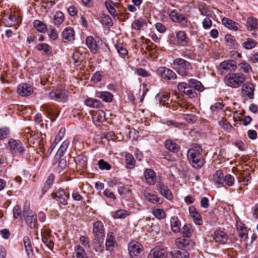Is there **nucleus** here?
<instances>
[{
    "label": "nucleus",
    "instance_id": "29",
    "mask_svg": "<svg viewBox=\"0 0 258 258\" xmlns=\"http://www.w3.org/2000/svg\"><path fill=\"white\" fill-rule=\"evenodd\" d=\"M147 201L154 204H159L163 203L164 198L162 196H158V195H145Z\"/></svg>",
    "mask_w": 258,
    "mask_h": 258
},
{
    "label": "nucleus",
    "instance_id": "64",
    "mask_svg": "<svg viewBox=\"0 0 258 258\" xmlns=\"http://www.w3.org/2000/svg\"><path fill=\"white\" fill-rule=\"evenodd\" d=\"M42 107L47 113L49 114H53L54 112V109L50 105L44 104L42 106Z\"/></svg>",
    "mask_w": 258,
    "mask_h": 258
},
{
    "label": "nucleus",
    "instance_id": "36",
    "mask_svg": "<svg viewBox=\"0 0 258 258\" xmlns=\"http://www.w3.org/2000/svg\"><path fill=\"white\" fill-rule=\"evenodd\" d=\"M147 24L146 22L143 19L135 20L132 24V28L136 30H141L144 25Z\"/></svg>",
    "mask_w": 258,
    "mask_h": 258
},
{
    "label": "nucleus",
    "instance_id": "34",
    "mask_svg": "<svg viewBox=\"0 0 258 258\" xmlns=\"http://www.w3.org/2000/svg\"><path fill=\"white\" fill-rule=\"evenodd\" d=\"M54 178L55 175L54 174L51 173L49 174L44 183V187L42 189V194H45L47 192L48 189L50 188L53 183Z\"/></svg>",
    "mask_w": 258,
    "mask_h": 258
},
{
    "label": "nucleus",
    "instance_id": "15",
    "mask_svg": "<svg viewBox=\"0 0 258 258\" xmlns=\"http://www.w3.org/2000/svg\"><path fill=\"white\" fill-rule=\"evenodd\" d=\"M41 239L43 243L49 249H52L54 242L50 236V231L44 230L41 231Z\"/></svg>",
    "mask_w": 258,
    "mask_h": 258
},
{
    "label": "nucleus",
    "instance_id": "33",
    "mask_svg": "<svg viewBox=\"0 0 258 258\" xmlns=\"http://www.w3.org/2000/svg\"><path fill=\"white\" fill-rule=\"evenodd\" d=\"M246 24L247 29L249 31H252L258 28V20L254 17L248 18Z\"/></svg>",
    "mask_w": 258,
    "mask_h": 258
},
{
    "label": "nucleus",
    "instance_id": "25",
    "mask_svg": "<svg viewBox=\"0 0 258 258\" xmlns=\"http://www.w3.org/2000/svg\"><path fill=\"white\" fill-rule=\"evenodd\" d=\"M86 44L92 53L95 54L97 53L98 45L95 39L92 36H88L87 37Z\"/></svg>",
    "mask_w": 258,
    "mask_h": 258
},
{
    "label": "nucleus",
    "instance_id": "56",
    "mask_svg": "<svg viewBox=\"0 0 258 258\" xmlns=\"http://www.w3.org/2000/svg\"><path fill=\"white\" fill-rule=\"evenodd\" d=\"M98 166L99 168L102 170H109L111 169V165L109 163L103 159H101L98 161Z\"/></svg>",
    "mask_w": 258,
    "mask_h": 258
},
{
    "label": "nucleus",
    "instance_id": "26",
    "mask_svg": "<svg viewBox=\"0 0 258 258\" xmlns=\"http://www.w3.org/2000/svg\"><path fill=\"white\" fill-rule=\"evenodd\" d=\"M214 239L219 244H225L227 240V237L225 232L221 230H216L214 233Z\"/></svg>",
    "mask_w": 258,
    "mask_h": 258
},
{
    "label": "nucleus",
    "instance_id": "48",
    "mask_svg": "<svg viewBox=\"0 0 258 258\" xmlns=\"http://www.w3.org/2000/svg\"><path fill=\"white\" fill-rule=\"evenodd\" d=\"M157 188L160 194H171L169 188L161 182H158L157 184Z\"/></svg>",
    "mask_w": 258,
    "mask_h": 258
},
{
    "label": "nucleus",
    "instance_id": "57",
    "mask_svg": "<svg viewBox=\"0 0 258 258\" xmlns=\"http://www.w3.org/2000/svg\"><path fill=\"white\" fill-rule=\"evenodd\" d=\"M57 163H58L57 169L59 172H60L61 170L64 169L67 166V161L64 159H60V158H59V159L57 160L56 164Z\"/></svg>",
    "mask_w": 258,
    "mask_h": 258
},
{
    "label": "nucleus",
    "instance_id": "44",
    "mask_svg": "<svg viewBox=\"0 0 258 258\" xmlns=\"http://www.w3.org/2000/svg\"><path fill=\"white\" fill-rule=\"evenodd\" d=\"M181 55L186 58L193 59L195 58L196 54L192 50L185 48L182 50Z\"/></svg>",
    "mask_w": 258,
    "mask_h": 258
},
{
    "label": "nucleus",
    "instance_id": "1",
    "mask_svg": "<svg viewBox=\"0 0 258 258\" xmlns=\"http://www.w3.org/2000/svg\"><path fill=\"white\" fill-rule=\"evenodd\" d=\"M202 151V149L198 144H194L187 151V159L191 166L196 169L201 168L204 164Z\"/></svg>",
    "mask_w": 258,
    "mask_h": 258
},
{
    "label": "nucleus",
    "instance_id": "47",
    "mask_svg": "<svg viewBox=\"0 0 258 258\" xmlns=\"http://www.w3.org/2000/svg\"><path fill=\"white\" fill-rule=\"evenodd\" d=\"M17 20L16 17L13 15H9L7 18L4 19V23L6 26L10 27L14 25Z\"/></svg>",
    "mask_w": 258,
    "mask_h": 258
},
{
    "label": "nucleus",
    "instance_id": "50",
    "mask_svg": "<svg viewBox=\"0 0 258 258\" xmlns=\"http://www.w3.org/2000/svg\"><path fill=\"white\" fill-rule=\"evenodd\" d=\"M218 123L221 127L227 132H230L232 128L231 124L226 120H219Z\"/></svg>",
    "mask_w": 258,
    "mask_h": 258
},
{
    "label": "nucleus",
    "instance_id": "16",
    "mask_svg": "<svg viewBox=\"0 0 258 258\" xmlns=\"http://www.w3.org/2000/svg\"><path fill=\"white\" fill-rule=\"evenodd\" d=\"M32 87L28 84H22L17 89L18 93L22 96H28L33 92Z\"/></svg>",
    "mask_w": 258,
    "mask_h": 258
},
{
    "label": "nucleus",
    "instance_id": "42",
    "mask_svg": "<svg viewBox=\"0 0 258 258\" xmlns=\"http://www.w3.org/2000/svg\"><path fill=\"white\" fill-rule=\"evenodd\" d=\"M126 166L128 169H133L135 167V160L133 156L131 154H127L125 155Z\"/></svg>",
    "mask_w": 258,
    "mask_h": 258
},
{
    "label": "nucleus",
    "instance_id": "23",
    "mask_svg": "<svg viewBox=\"0 0 258 258\" xmlns=\"http://www.w3.org/2000/svg\"><path fill=\"white\" fill-rule=\"evenodd\" d=\"M95 95L96 97L101 99L105 102H111L113 99V94L107 91H97Z\"/></svg>",
    "mask_w": 258,
    "mask_h": 258
},
{
    "label": "nucleus",
    "instance_id": "30",
    "mask_svg": "<svg viewBox=\"0 0 258 258\" xmlns=\"http://www.w3.org/2000/svg\"><path fill=\"white\" fill-rule=\"evenodd\" d=\"M165 146L167 150L173 153L177 152L180 149V146L171 140H166L165 142Z\"/></svg>",
    "mask_w": 258,
    "mask_h": 258
},
{
    "label": "nucleus",
    "instance_id": "14",
    "mask_svg": "<svg viewBox=\"0 0 258 258\" xmlns=\"http://www.w3.org/2000/svg\"><path fill=\"white\" fill-rule=\"evenodd\" d=\"M254 85L251 83L246 82L243 84L242 86V94L245 96H247L250 99H253L254 96Z\"/></svg>",
    "mask_w": 258,
    "mask_h": 258
},
{
    "label": "nucleus",
    "instance_id": "28",
    "mask_svg": "<svg viewBox=\"0 0 258 258\" xmlns=\"http://www.w3.org/2000/svg\"><path fill=\"white\" fill-rule=\"evenodd\" d=\"M84 102L89 107L99 108L102 106V103L100 100L92 98L86 99Z\"/></svg>",
    "mask_w": 258,
    "mask_h": 258
},
{
    "label": "nucleus",
    "instance_id": "18",
    "mask_svg": "<svg viewBox=\"0 0 258 258\" xmlns=\"http://www.w3.org/2000/svg\"><path fill=\"white\" fill-rule=\"evenodd\" d=\"M145 180L149 185H154L156 181V175L155 171L151 169H146L144 173Z\"/></svg>",
    "mask_w": 258,
    "mask_h": 258
},
{
    "label": "nucleus",
    "instance_id": "8",
    "mask_svg": "<svg viewBox=\"0 0 258 258\" xmlns=\"http://www.w3.org/2000/svg\"><path fill=\"white\" fill-rule=\"evenodd\" d=\"M26 205L27 203L25 204L24 208V216H25L27 224L31 228H33L35 227L36 223L37 216L34 212L29 210Z\"/></svg>",
    "mask_w": 258,
    "mask_h": 258
},
{
    "label": "nucleus",
    "instance_id": "58",
    "mask_svg": "<svg viewBox=\"0 0 258 258\" xmlns=\"http://www.w3.org/2000/svg\"><path fill=\"white\" fill-rule=\"evenodd\" d=\"M203 27L205 29H209L212 26V21L209 18H205L202 22Z\"/></svg>",
    "mask_w": 258,
    "mask_h": 258
},
{
    "label": "nucleus",
    "instance_id": "38",
    "mask_svg": "<svg viewBox=\"0 0 258 258\" xmlns=\"http://www.w3.org/2000/svg\"><path fill=\"white\" fill-rule=\"evenodd\" d=\"M114 47L121 57H124L127 55L128 51L124 47L122 43H117L114 45Z\"/></svg>",
    "mask_w": 258,
    "mask_h": 258
},
{
    "label": "nucleus",
    "instance_id": "21",
    "mask_svg": "<svg viewBox=\"0 0 258 258\" xmlns=\"http://www.w3.org/2000/svg\"><path fill=\"white\" fill-rule=\"evenodd\" d=\"M219 68L225 71H235L236 70V63L234 60H227L220 63Z\"/></svg>",
    "mask_w": 258,
    "mask_h": 258
},
{
    "label": "nucleus",
    "instance_id": "5",
    "mask_svg": "<svg viewBox=\"0 0 258 258\" xmlns=\"http://www.w3.org/2000/svg\"><path fill=\"white\" fill-rule=\"evenodd\" d=\"M93 234L95 242L100 244L103 242L105 237V231L102 222L98 221L94 223Z\"/></svg>",
    "mask_w": 258,
    "mask_h": 258
},
{
    "label": "nucleus",
    "instance_id": "40",
    "mask_svg": "<svg viewBox=\"0 0 258 258\" xmlns=\"http://www.w3.org/2000/svg\"><path fill=\"white\" fill-rule=\"evenodd\" d=\"M257 44L255 40L249 38L242 43V45L245 49H251L255 47Z\"/></svg>",
    "mask_w": 258,
    "mask_h": 258
},
{
    "label": "nucleus",
    "instance_id": "60",
    "mask_svg": "<svg viewBox=\"0 0 258 258\" xmlns=\"http://www.w3.org/2000/svg\"><path fill=\"white\" fill-rule=\"evenodd\" d=\"M224 181L227 185L231 186L234 182V178L233 176L230 174H228L224 177Z\"/></svg>",
    "mask_w": 258,
    "mask_h": 258
},
{
    "label": "nucleus",
    "instance_id": "20",
    "mask_svg": "<svg viewBox=\"0 0 258 258\" xmlns=\"http://www.w3.org/2000/svg\"><path fill=\"white\" fill-rule=\"evenodd\" d=\"M176 38L178 43L182 46H186L189 42V38L186 33L182 30L176 32Z\"/></svg>",
    "mask_w": 258,
    "mask_h": 258
},
{
    "label": "nucleus",
    "instance_id": "62",
    "mask_svg": "<svg viewBox=\"0 0 258 258\" xmlns=\"http://www.w3.org/2000/svg\"><path fill=\"white\" fill-rule=\"evenodd\" d=\"M21 211L19 206L16 205L13 209V215L15 219H17L21 216Z\"/></svg>",
    "mask_w": 258,
    "mask_h": 258
},
{
    "label": "nucleus",
    "instance_id": "3",
    "mask_svg": "<svg viewBox=\"0 0 258 258\" xmlns=\"http://www.w3.org/2000/svg\"><path fill=\"white\" fill-rule=\"evenodd\" d=\"M245 80L244 75L241 73L228 74L224 79L226 85L233 88H238L244 82Z\"/></svg>",
    "mask_w": 258,
    "mask_h": 258
},
{
    "label": "nucleus",
    "instance_id": "43",
    "mask_svg": "<svg viewBox=\"0 0 258 258\" xmlns=\"http://www.w3.org/2000/svg\"><path fill=\"white\" fill-rule=\"evenodd\" d=\"M76 258H88L85 250L79 245L75 247Z\"/></svg>",
    "mask_w": 258,
    "mask_h": 258
},
{
    "label": "nucleus",
    "instance_id": "11",
    "mask_svg": "<svg viewBox=\"0 0 258 258\" xmlns=\"http://www.w3.org/2000/svg\"><path fill=\"white\" fill-rule=\"evenodd\" d=\"M177 246L180 249L189 250L193 246V242L189 237H182L178 238L176 241Z\"/></svg>",
    "mask_w": 258,
    "mask_h": 258
},
{
    "label": "nucleus",
    "instance_id": "63",
    "mask_svg": "<svg viewBox=\"0 0 258 258\" xmlns=\"http://www.w3.org/2000/svg\"><path fill=\"white\" fill-rule=\"evenodd\" d=\"M9 134V130L7 128H0V140L6 138Z\"/></svg>",
    "mask_w": 258,
    "mask_h": 258
},
{
    "label": "nucleus",
    "instance_id": "24",
    "mask_svg": "<svg viewBox=\"0 0 258 258\" xmlns=\"http://www.w3.org/2000/svg\"><path fill=\"white\" fill-rule=\"evenodd\" d=\"M23 241L27 256L29 258H31L33 255L34 252L30 238L28 236H24Z\"/></svg>",
    "mask_w": 258,
    "mask_h": 258
},
{
    "label": "nucleus",
    "instance_id": "6",
    "mask_svg": "<svg viewBox=\"0 0 258 258\" xmlns=\"http://www.w3.org/2000/svg\"><path fill=\"white\" fill-rule=\"evenodd\" d=\"M7 148L12 154H22L25 151L23 144L19 140L10 139L7 144Z\"/></svg>",
    "mask_w": 258,
    "mask_h": 258
},
{
    "label": "nucleus",
    "instance_id": "19",
    "mask_svg": "<svg viewBox=\"0 0 258 258\" xmlns=\"http://www.w3.org/2000/svg\"><path fill=\"white\" fill-rule=\"evenodd\" d=\"M167 255V251L163 248L155 247L150 252L149 258H166Z\"/></svg>",
    "mask_w": 258,
    "mask_h": 258
},
{
    "label": "nucleus",
    "instance_id": "7",
    "mask_svg": "<svg viewBox=\"0 0 258 258\" xmlns=\"http://www.w3.org/2000/svg\"><path fill=\"white\" fill-rule=\"evenodd\" d=\"M157 74L163 81H170L177 78V75L173 71L164 67L158 68Z\"/></svg>",
    "mask_w": 258,
    "mask_h": 258
},
{
    "label": "nucleus",
    "instance_id": "12",
    "mask_svg": "<svg viewBox=\"0 0 258 258\" xmlns=\"http://www.w3.org/2000/svg\"><path fill=\"white\" fill-rule=\"evenodd\" d=\"M116 245V240L114 235L112 232H108L107 234L105 240V249L106 251L112 253L114 251V248Z\"/></svg>",
    "mask_w": 258,
    "mask_h": 258
},
{
    "label": "nucleus",
    "instance_id": "35",
    "mask_svg": "<svg viewBox=\"0 0 258 258\" xmlns=\"http://www.w3.org/2000/svg\"><path fill=\"white\" fill-rule=\"evenodd\" d=\"M170 223L172 231L174 233L179 232L180 228V223L178 218L176 217H172Z\"/></svg>",
    "mask_w": 258,
    "mask_h": 258
},
{
    "label": "nucleus",
    "instance_id": "17",
    "mask_svg": "<svg viewBox=\"0 0 258 258\" xmlns=\"http://www.w3.org/2000/svg\"><path fill=\"white\" fill-rule=\"evenodd\" d=\"M69 145V142L67 140L64 141L62 142L59 148L57 150V153L55 154V156L53 159L52 164L54 165L56 164L57 160L59 159L61 156L63 155L64 153L66 151L68 146Z\"/></svg>",
    "mask_w": 258,
    "mask_h": 258
},
{
    "label": "nucleus",
    "instance_id": "4",
    "mask_svg": "<svg viewBox=\"0 0 258 258\" xmlns=\"http://www.w3.org/2000/svg\"><path fill=\"white\" fill-rule=\"evenodd\" d=\"M70 93L67 89H54L48 93L50 99L57 101L66 102L69 99Z\"/></svg>",
    "mask_w": 258,
    "mask_h": 258
},
{
    "label": "nucleus",
    "instance_id": "45",
    "mask_svg": "<svg viewBox=\"0 0 258 258\" xmlns=\"http://www.w3.org/2000/svg\"><path fill=\"white\" fill-rule=\"evenodd\" d=\"M152 213L158 219H163L166 217V214L164 210L159 208H153Z\"/></svg>",
    "mask_w": 258,
    "mask_h": 258
},
{
    "label": "nucleus",
    "instance_id": "13",
    "mask_svg": "<svg viewBox=\"0 0 258 258\" xmlns=\"http://www.w3.org/2000/svg\"><path fill=\"white\" fill-rule=\"evenodd\" d=\"M221 22L225 27L232 31H238L240 28V25L239 23L228 18H222Z\"/></svg>",
    "mask_w": 258,
    "mask_h": 258
},
{
    "label": "nucleus",
    "instance_id": "52",
    "mask_svg": "<svg viewBox=\"0 0 258 258\" xmlns=\"http://www.w3.org/2000/svg\"><path fill=\"white\" fill-rule=\"evenodd\" d=\"M130 213L124 210H119L117 211L114 215V218L115 219H123L129 215Z\"/></svg>",
    "mask_w": 258,
    "mask_h": 258
},
{
    "label": "nucleus",
    "instance_id": "41",
    "mask_svg": "<svg viewBox=\"0 0 258 258\" xmlns=\"http://www.w3.org/2000/svg\"><path fill=\"white\" fill-rule=\"evenodd\" d=\"M93 118L94 121L103 122L105 120V113L103 110H98L93 116Z\"/></svg>",
    "mask_w": 258,
    "mask_h": 258
},
{
    "label": "nucleus",
    "instance_id": "53",
    "mask_svg": "<svg viewBox=\"0 0 258 258\" xmlns=\"http://www.w3.org/2000/svg\"><path fill=\"white\" fill-rule=\"evenodd\" d=\"M224 104L222 102H216L211 106L210 109L212 112L216 113L222 110Z\"/></svg>",
    "mask_w": 258,
    "mask_h": 258
},
{
    "label": "nucleus",
    "instance_id": "39",
    "mask_svg": "<svg viewBox=\"0 0 258 258\" xmlns=\"http://www.w3.org/2000/svg\"><path fill=\"white\" fill-rule=\"evenodd\" d=\"M52 198L55 199L59 204L63 205L67 204V200L69 195H52Z\"/></svg>",
    "mask_w": 258,
    "mask_h": 258
},
{
    "label": "nucleus",
    "instance_id": "51",
    "mask_svg": "<svg viewBox=\"0 0 258 258\" xmlns=\"http://www.w3.org/2000/svg\"><path fill=\"white\" fill-rule=\"evenodd\" d=\"M54 20L55 21V25H59L61 24L64 21L63 14L60 12H57L54 16Z\"/></svg>",
    "mask_w": 258,
    "mask_h": 258
},
{
    "label": "nucleus",
    "instance_id": "46",
    "mask_svg": "<svg viewBox=\"0 0 258 258\" xmlns=\"http://www.w3.org/2000/svg\"><path fill=\"white\" fill-rule=\"evenodd\" d=\"M238 67L241 71H243L245 73L248 74L252 72L251 66L248 62L246 61H243L239 63Z\"/></svg>",
    "mask_w": 258,
    "mask_h": 258
},
{
    "label": "nucleus",
    "instance_id": "59",
    "mask_svg": "<svg viewBox=\"0 0 258 258\" xmlns=\"http://www.w3.org/2000/svg\"><path fill=\"white\" fill-rule=\"evenodd\" d=\"M102 76L100 72H95L91 78V81L94 82V83H98L101 81Z\"/></svg>",
    "mask_w": 258,
    "mask_h": 258
},
{
    "label": "nucleus",
    "instance_id": "22",
    "mask_svg": "<svg viewBox=\"0 0 258 258\" xmlns=\"http://www.w3.org/2000/svg\"><path fill=\"white\" fill-rule=\"evenodd\" d=\"M188 211L190 216L192 217L193 221L196 224L200 225L203 223V220L201 215L194 207L191 206L189 207Z\"/></svg>",
    "mask_w": 258,
    "mask_h": 258
},
{
    "label": "nucleus",
    "instance_id": "37",
    "mask_svg": "<svg viewBox=\"0 0 258 258\" xmlns=\"http://www.w3.org/2000/svg\"><path fill=\"white\" fill-rule=\"evenodd\" d=\"M34 27L41 33H45L47 30L46 25L42 21L36 20L33 22Z\"/></svg>",
    "mask_w": 258,
    "mask_h": 258
},
{
    "label": "nucleus",
    "instance_id": "9",
    "mask_svg": "<svg viewBox=\"0 0 258 258\" xmlns=\"http://www.w3.org/2000/svg\"><path fill=\"white\" fill-rule=\"evenodd\" d=\"M128 250L132 258H137L143 250V246L140 242L133 240L129 242Z\"/></svg>",
    "mask_w": 258,
    "mask_h": 258
},
{
    "label": "nucleus",
    "instance_id": "10",
    "mask_svg": "<svg viewBox=\"0 0 258 258\" xmlns=\"http://www.w3.org/2000/svg\"><path fill=\"white\" fill-rule=\"evenodd\" d=\"M169 17L173 22L178 23L181 27L185 28L188 26L189 23L188 19L183 15L178 14L175 10L171 12Z\"/></svg>",
    "mask_w": 258,
    "mask_h": 258
},
{
    "label": "nucleus",
    "instance_id": "61",
    "mask_svg": "<svg viewBox=\"0 0 258 258\" xmlns=\"http://www.w3.org/2000/svg\"><path fill=\"white\" fill-rule=\"evenodd\" d=\"M136 72L139 76L143 77H147L150 76V73L143 68H137Z\"/></svg>",
    "mask_w": 258,
    "mask_h": 258
},
{
    "label": "nucleus",
    "instance_id": "2",
    "mask_svg": "<svg viewBox=\"0 0 258 258\" xmlns=\"http://www.w3.org/2000/svg\"><path fill=\"white\" fill-rule=\"evenodd\" d=\"M173 69L177 73L182 77L188 76L192 70L191 64L188 61L180 57L176 58L173 61Z\"/></svg>",
    "mask_w": 258,
    "mask_h": 258
},
{
    "label": "nucleus",
    "instance_id": "55",
    "mask_svg": "<svg viewBox=\"0 0 258 258\" xmlns=\"http://www.w3.org/2000/svg\"><path fill=\"white\" fill-rule=\"evenodd\" d=\"M192 232L193 230L190 225L185 224L183 226L182 228V232L184 236L186 237H189Z\"/></svg>",
    "mask_w": 258,
    "mask_h": 258
},
{
    "label": "nucleus",
    "instance_id": "31",
    "mask_svg": "<svg viewBox=\"0 0 258 258\" xmlns=\"http://www.w3.org/2000/svg\"><path fill=\"white\" fill-rule=\"evenodd\" d=\"M36 48L38 51H43V54L50 55L52 53L51 47L46 43H38Z\"/></svg>",
    "mask_w": 258,
    "mask_h": 258
},
{
    "label": "nucleus",
    "instance_id": "27",
    "mask_svg": "<svg viewBox=\"0 0 258 258\" xmlns=\"http://www.w3.org/2000/svg\"><path fill=\"white\" fill-rule=\"evenodd\" d=\"M62 38L69 41L74 40L75 31L74 29L71 27L66 28L62 32Z\"/></svg>",
    "mask_w": 258,
    "mask_h": 258
},
{
    "label": "nucleus",
    "instance_id": "49",
    "mask_svg": "<svg viewBox=\"0 0 258 258\" xmlns=\"http://www.w3.org/2000/svg\"><path fill=\"white\" fill-rule=\"evenodd\" d=\"M104 5L110 14L113 16V17H116L118 16L117 13L115 9V8L111 5V4L108 2V1H105L104 3Z\"/></svg>",
    "mask_w": 258,
    "mask_h": 258
},
{
    "label": "nucleus",
    "instance_id": "32",
    "mask_svg": "<svg viewBox=\"0 0 258 258\" xmlns=\"http://www.w3.org/2000/svg\"><path fill=\"white\" fill-rule=\"evenodd\" d=\"M172 258H188L189 253L186 251H181L178 250L173 249L170 252Z\"/></svg>",
    "mask_w": 258,
    "mask_h": 258
},
{
    "label": "nucleus",
    "instance_id": "54",
    "mask_svg": "<svg viewBox=\"0 0 258 258\" xmlns=\"http://www.w3.org/2000/svg\"><path fill=\"white\" fill-rule=\"evenodd\" d=\"M225 41L228 43V45L232 46H236L237 43L234 36L230 34H226L225 36Z\"/></svg>",
    "mask_w": 258,
    "mask_h": 258
}]
</instances>
